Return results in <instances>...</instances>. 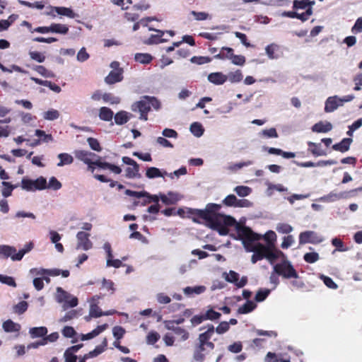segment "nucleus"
Segmentation results:
<instances>
[{
    "label": "nucleus",
    "mask_w": 362,
    "mask_h": 362,
    "mask_svg": "<svg viewBox=\"0 0 362 362\" xmlns=\"http://www.w3.org/2000/svg\"><path fill=\"white\" fill-rule=\"evenodd\" d=\"M221 204L214 203L207 204L204 209L189 208L188 218L197 223H201L202 220L206 226L218 231L219 235H226L229 232L228 226H235L237 230L240 224L233 216L221 214Z\"/></svg>",
    "instance_id": "obj_1"
},
{
    "label": "nucleus",
    "mask_w": 362,
    "mask_h": 362,
    "mask_svg": "<svg viewBox=\"0 0 362 362\" xmlns=\"http://www.w3.org/2000/svg\"><path fill=\"white\" fill-rule=\"evenodd\" d=\"M237 233L238 238L243 241L244 247L248 252H253L251 257L252 264H255L257 261L264 258L263 245L257 243L254 245L255 241L259 240L262 236L252 230V229L245 226L238 225L237 226Z\"/></svg>",
    "instance_id": "obj_2"
},
{
    "label": "nucleus",
    "mask_w": 362,
    "mask_h": 362,
    "mask_svg": "<svg viewBox=\"0 0 362 362\" xmlns=\"http://www.w3.org/2000/svg\"><path fill=\"white\" fill-rule=\"evenodd\" d=\"M207 330L199 334L198 342L196 344L193 358L196 361L202 362L205 359L207 351L214 349L215 344L210 341L214 333V326L211 324L207 325Z\"/></svg>",
    "instance_id": "obj_3"
},
{
    "label": "nucleus",
    "mask_w": 362,
    "mask_h": 362,
    "mask_svg": "<svg viewBox=\"0 0 362 362\" xmlns=\"http://www.w3.org/2000/svg\"><path fill=\"white\" fill-rule=\"evenodd\" d=\"M160 102L153 96L145 95L139 101H136L132 105V110L140 113L139 119L141 120H148V113L151 107L158 110L160 108Z\"/></svg>",
    "instance_id": "obj_4"
},
{
    "label": "nucleus",
    "mask_w": 362,
    "mask_h": 362,
    "mask_svg": "<svg viewBox=\"0 0 362 362\" xmlns=\"http://www.w3.org/2000/svg\"><path fill=\"white\" fill-rule=\"evenodd\" d=\"M274 272L284 279H298V274L291 264L287 260H284L280 263L276 264L274 267Z\"/></svg>",
    "instance_id": "obj_5"
},
{
    "label": "nucleus",
    "mask_w": 362,
    "mask_h": 362,
    "mask_svg": "<svg viewBox=\"0 0 362 362\" xmlns=\"http://www.w3.org/2000/svg\"><path fill=\"white\" fill-rule=\"evenodd\" d=\"M21 187L26 191L42 190L47 188V180L42 176L35 180L23 177Z\"/></svg>",
    "instance_id": "obj_6"
},
{
    "label": "nucleus",
    "mask_w": 362,
    "mask_h": 362,
    "mask_svg": "<svg viewBox=\"0 0 362 362\" xmlns=\"http://www.w3.org/2000/svg\"><path fill=\"white\" fill-rule=\"evenodd\" d=\"M88 165V170L90 171L92 173L95 171V166H97L101 169H108L112 173L119 175L122 173V168L117 165L114 164L101 161L100 159H98L95 161H90V163H87Z\"/></svg>",
    "instance_id": "obj_7"
},
{
    "label": "nucleus",
    "mask_w": 362,
    "mask_h": 362,
    "mask_svg": "<svg viewBox=\"0 0 362 362\" xmlns=\"http://www.w3.org/2000/svg\"><path fill=\"white\" fill-rule=\"evenodd\" d=\"M119 62H113L111 63L110 66L113 69L109 74L105 78V81L107 84H114L119 82L123 79V69L119 68Z\"/></svg>",
    "instance_id": "obj_8"
},
{
    "label": "nucleus",
    "mask_w": 362,
    "mask_h": 362,
    "mask_svg": "<svg viewBox=\"0 0 362 362\" xmlns=\"http://www.w3.org/2000/svg\"><path fill=\"white\" fill-rule=\"evenodd\" d=\"M321 241L322 239L313 230L301 232L299 235V245H300L306 243L317 244Z\"/></svg>",
    "instance_id": "obj_9"
},
{
    "label": "nucleus",
    "mask_w": 362,
    "mask_h": 362,
    "mask_svg": "<svg viewBox=\"0 0 362 362\" xmlns=\"http://www.w3.org/2000/svg\"><path fill=\"white\" fill-rule=\"evenodd\" d=\"M90 234L83 231L78 232L76 235L78 243L77 249L88 250L93 247V243L89 239Z\"/></svg>",
    "instance_id": "obj_10"
},
{
    "label": "nucleus",
    "mask_w": 362,
    "mask_h": 362,
    "mask_svg": "<svg viewBox=\"0 0 362 362\" xmlns=\"http://www.w3.org/2000/svg\"><path fill=\"white\" fill-rule=\"evenodd\" d=\"M226 274V281L234 284L238 288H243L247 284V276H244L238 281L239 274L234 271L230 270L228 274Z\"/></svg>",
    "instance_id": "obj_11"
},
{
    "label": "nucleus",
    "mask_w": 362,
    "mask_h": 362,
    "mask_svg": "<svg viewBox=\"0 0 362 362\" xmlns=\"http://www.w3.org/2000/svg\"><path fill=\"white\" fill-rule=\"evenodd\" d=\"M165 327L167 329L173 331L176 335L180 336L182 341L187 340L189 337V332L181 327L173 325V322H165Z\"/></svg>",
    "instance_id": "obj_12"
},
{
    "label": "nucleus",
    "mask_w": 362,
    "mask_h": 362,
    "mask_svg": "<svg viewBox=\"0 0 362 362\" xmlns=\"http://www.w3.org/2000/svg\"><path fill=\"white\" fill-rule=\"evenodd\" d=\"M362 191V187H359L358 188L350 190L349 192H344L341 193H334V192H330L328 194L325 199L329 202H334L343 198H346L347 197V194H349L351 196L354 195V193L357 192H361Z\"/></svg>",
    "instance_id": "obj_13"
},
{
    "label": "nucleus",
    "mask_w": 362,
    "mask_h": 362,
    "mask_svg": "<svg viewBox=\"0 0 362 362\" xmlns=\"http://www.w3.org/2000/svg\"><path fill=\"white\" fill-rule=\"evenodd\" d=\"M214 58L224 59L226 58L231 60L233 64L243 66L245 64V57L243 55L233 54V56H225L223 53H219L214 56Z\"/></svg>",
    "instance_id": "obj_14"
},
{
    "label": "nucleus",
    "mask_w": 362,
    "mask_h": 362,
    "mask_svg": "<svg viewBox=\"0 0 362 362\" xmlns=\"http://www.w3.org/2000/svg\"><path fill=\"white\" fill-rule=\"evenodd\" d=\"M341 105L340 103V98L337 96L329 97L326 102L325 106V111L326 112H332L337 109V107Z\"/></svg>",
    "instance_id": "obj_15"
},
{
    "label": "nucleus",
    "mask_w": 362,
    "mask_h": 362,
    "mask_svg": "<svg viewBox=\"0 0 362 362\" xmlns=\"http://www.w3.org/2000/svg\"><path fill=\"white\" fill-rule=\"evenodd\" d=\"M149 30H154L157 33L156 35H151L148 39L145 42L146 44L153 45V44H158L161 42H166L167 40L162 38L163 36L165 31L160 30H156L152 28H149Z\"/></svg>",
    "instance_id": "obj_16"
},
{
    "label": "nucleus",
    "mask_w": 362,
    "mask_h": 362,
    "mask_svg": "<svg viewBox=\"0 0 362 362\" xmlns=\"http://www.w3.org/2000/svg\"><path fill=\"white\" fill-rule=\"evenodd\" d=\"M208 80L215 85H222L228 80V76L222 72H214L209 74Z\"/></svg>",
    "instance_id": "obj_17"
},
{
    "label": "nucleus",
    "mask_w": 362,
    "mask_h": 362,
    "mask_svg": "<svg viewBox=\"0 0 362 362\" xmlns=\"http://www.w3.org/2000/svg\"><path fill=\"white\" fill-rule=\"evenodd\" d=\"M16 255H17V252L14 247L0 245V257L7 259L10 257L12 260L18 261V259H13Z\"/></svg>",
    "instance_id": "obj_18"
},
{
    "label": "nucleus",
    "mask_w": 362,
    "mask_h": 362,
    "mask_svg": "<svg viewBox=\"0 0 362 362\" xmlns=\"http://www.w3.org/2000/svg\"><path fill=\"white\" fill-rule=\"evenodd\" d=\"M74 155L77 159L83 161L86 164L90 163L92 158L96 156L95 153L84 150L75 151Z\"/></svg>",
    "instance_id": "obj_19"
},
{
    "label": "nucleus",
    "mask_w": 362,
    "mask_h": 362,
    "mask_svg": "<svg viewBox=\"0 0 362 362\" xmlns=\"http://www.w3.org/2000/svg\"><path fill=\"white\" fill-rule=\"evenodd\" d=\"M332 129V124L329 122H319L312 127V131L317 133H327Z\"/></svg>",
    "instance_id": "obj_20"
},
{
    "label": "nucleus",
    "mask_w": 362,
    "mask_h": 362,
    "mask_svg": "<svg viewBox=\"0 0 362 362\" xmlns=\"http://www.w3.org/2000/svg\"><path fill=\"white\" fill-rule=\"evenodd\" d=\"M107 346V339L106 338H104L102 341V343L100 345L97 346L93 351H90L89 353L85 354V358H90L96 357L100 354H102L103 351H105L106 347Z\"/></svg>",
    "instance_id": "obj_21"
},
{
    "label": "nucleus",
    "mask_w": 362,
    "mask_h": 362,
    "mask_svg": "<svg viewBox=\"0 0 362 362\" xmlns=\"http://www.w3.org/2000/svg\"><path fill=\"white\" fill-rule=\"evenodd\" d=\"M351 142H352L351 139L344 138L340 142L334 144L332 146V148L334 151L344 153L349 150L350 145H351Z\"/></svg>",
    "instance_id": "obj_22"
},
{
    "label": "nucleus",
    "mask_w": 362,
    "mask_h": 362,
    "mask_svg": "<svg viewBox=\"0 0 362 362\" xmlns=\"http://www.w3.org/2000/svg\"><path fill=\"white\" fill-rule=\"evenodd\" d=\"M124 176L128 179L140 178L141 174L139 173V165H132L130 167H127L125 170Z\"/></svg>",
    "instance_id": "obj_23"
},
{
    "label": "nucleus",
    "mask_w": 362,
    "mask_h": 362,
    "mask_svg": "<svg viewBox=\"0 0 362 362\" xmlns=\"http://www.w3.org/2000/svg\"><path fill=\"white\" fill-rule=\"evenodd\" d=\"M265 150H267L269 154L281 156L284 158H293L296 156L295 153L284 151L280 148L274 147H267Z\"/></svg>",
    "instance_id": "obj_24"
},
{
    "label": "nucleus",
    "mask_w": 362,
    "mask_h": 362,
    "mask_svg": "<svg viewBox=\"0 0 362 362\" xmlns=\"http://www.w3.org/2000/svg\"><path fill=\"white\" fill-rule=\"evenodd\" d=\"M115 313V310H109L107 312L103 313L101 309L97 305H91L90 308V315L93 317H100L103 315H112Z\"/></svg>",
    "instance_id": "obj_25"
},
{
    "label": "nucleus",
    "mask_w": 362,
    "mask_h": 362,
    "mask_svg": "<svg viewBox=\"0 0 362 362\" xmlns=\"http://www.w3.org/2000/svg\"><path fill=\"white\" fill-rule=\"evenodd\" d=\"M160 198L162 202L166 205L175 204L179 200L178 195L172 192H169L168 195L160 194Z\"/></svg>",
    "instance_id": "obj_26"
},
{
    "label": "nucleus",
    "mask_w": 362,
    "mask_h": 362,
    "mask_svg": "<svg viewBox=\"0 0 362 362\" xmlns=\"http://www.w3.org/2000/svg\"><path fill=\"white\" fill-rule=\"evenodd\" d=\"M308 151H310L315 156H325L326 153L320 148L321 144L314 143L312 141L308 142Z\"/></svg>",
    "instance_id": "obj_27"
},
{
    "label": "nucleus",
    "mask_w": 362,
    "mask_h": 362,
    "mask_svg": "<svg viewBox=\"0 0 362 362\" xmlns=\"http://www.w3.org/2000/svg\"><path fill=\"white\" fill-rule=\"evenodd\" d=\"M113 111L107 107H102L99 110V118L105 122H110L112 119Z\"/></svg>",
    "instance_id": "obj_28"
},
{
    "label": "nucleus",
    "mask_w": 362,
    "mask_h": 362,
    "mask_svg": "<svg viewBox=\"0 0 362 362\" xmlns=\"http://www.w3.org/2000/svg\"><path fill=\"white\" fill-rule=\"evenodd\" d=\"M256 307L257 305L255 303L247 300L245 303L238 308L237 312L238 314H247L253 311Z\"/></svg>",
    "instance_id": "obj_29"
},
{
    "label": "nucleus",
    "mask_w": 362,
    "mask_h": 362,
    "mask_svg": "<svg viewBox=\"0 0 362 362\" xmlns=\"http://www.w3.org/2000/svg\"><path fill=\"white\" fill-rule=\"evenodd\" d=\"M29 334L33 339L37 337H45L47 334V329L45 327H32L29 330Z\"/></svg>",
    "instance_id": "obj_30"
},
{
    "label": "nucleus",
    "mask_w": 362,
    "mask_h": 362,
    "mask_svg": "<svg viewBox=\"0 0 362 362\" xmlns=\"http://www.w3.org/2000/svg\"><path fill=\"white\" fill-rule=\"evenodd\" d=\"M263 251L264 255V258H267L269 259L271 262L276 260L279 257V253L281 252L280 251H275L272 250L269 247H266L263 245Z\"/></svg>",
    "instance_id": "obj_31"
},
{
    "label": "nucleus",
    "mask_w": 362,
    "mask_h": 362,
    "mask_svg": "<svg viewBox=\"0 0 362 362\" xmlns=\"http://www.w3.org/2000/svg\"><path fill=\"white\" fill-rule=\"evenodd\" d=\"M129 119V113L123 110L117 112L115 115V122L118 125H122L127 123Z\"/></svg>",
    "instance_id": "obj_32"
},
{
    "label": "nucleus",
    "mask_w": 362,
    "mask_h": 362,
    "mask_svg": "<svg viewBox=\"0 0 362 362\" xmlns=\"http://www.w3.org/2000/svg\"><path fill=\"white\" fill-rule=\"evenodd\" d=\"M206 291V287L204 286H197L194 287L187 286L184 288V293L187 296H192L194 294H201Z\"/></svg>",
    "instance_id": "obj_33"
},
{
    "label": "nucleus",
    "mask_w": 362,
    "mask_h": 362,
    "mask_svg": "<svg viewBox=\"0 0 362 362\" xmlns=\"http://www.w3.org/2000/svg\"><path fill=\"white\" fill-rule=\"evenodd\" d=\"M51 33L66 35L69 32V27L64 24L52 23L50 25Z\"/></svg>",
    "instance_id": "obj_34"
},
{
    "label": "nucleus",
    "mask_w": 362,
    "mask_h": 362,
    "mask_svg": "<svg viewBox=\"0 0 362 362\" xmlns=\"http://www.w3.org/2000/svg\"><path fill=\"white\" fill-rule=\"evenodd\" d=\"M2 327L6 332H18L20 329V325L15 323L11 320H7L3 322Z\"/></svg>",
    "instance_id": "obj_35"
},
{
    "label": "nucleus",
    "mask_w": 362,
    "mask_h": 362,
    "mask_svg": "<svg viewBox=\"0 0 362 362\" xmlns=\"http://www.w3.org/2000/svg\"><path fill=\"white\" fill-rule=\"evenodd\" d=\"M134 59L142 64H148L152 62L153 57L148 53H136Z\"/></svg>",
    "instance_id": "obj_36"
},
{
    "label": "nucleus",
    "mask_w": 362,
    "mask_h": 362,
    "mask_svg": "<svg viewBox=\"0 0 362 362\" xmlns=\"http://www.w3.org/2000/svg\"><path fill=\"white\" fill-rule=\"evenodd\" d=\"M226 76H228V81L232 83H239L243 78V75L240 69L235 71H230Z\"/></svg>",
    "instance_id": "obj_37"
},
{
    "label": "nucleus",
    "mask_w": 362,
    "mask_h": 362,
    "mask_svg": "<svg viewBox=\"0 0 362 362\" xmlns=\"http://www.w3.org/2000/svg\"><path fill=\"white\" fill-rule=\"evenodd\" d=\"M33 69L46 78H54L55 76L54 74L52 71L47 69L42 65H36L33 68Z\"/></svg>",
    "instance_id": "obj_38"
},
{
    "label": "nucleus",
    "mask_w": 362,
    "mask_h": 362,
    "mask_svg": "<svg viewBox=\"0 0 362 362\" xmlns=\"http://www.w3.org/2000/svg\"><path fill=\"white\" fill-rule=\"evenodd\" d=\"M58 158L60 160V161L57 163V166L59 167L63 166L64 165L71 164L74 161L73 157L66 153H59L58 155Z\"/></svg>",
    "instance_id": "obj_39"
},
{
    "label": "nucleus",
    "mask_w": 362,
    "mask_h": 362,
    "mask_svg": "<svg viewBox=\"0 0 362 362\" xmlns=\"http://www.w3.org/2000/svg\"><path fill=\"white\" fill-rule=\"evenodd\" d=\"M71 298V295L61 287L57 288L56 299L59 303H64Z\"/></svg>",
    "instance_id": "obj_40"
},
{
    "label": "nucleus",
    "mask_w": 362,
    "mask_h": 362,
    "mask_svg": "<svg viewBox=\"0 0 362 362\" xmlns=\"http://www.w3.org/2000/svg\"><path fill=\"white\" fill-rule=\"evenodd\" d=\"M146 176L149 179H153L156 177H163V174L161 173L160 169L156 167H150L146 169Z\"/></svg>",
    "instance_id": "obj_41"
},
{
    "label": "nucleus",
    "mask_w": 362,
    "mask_h": 362,
    "mask_svg": "<svg viewBox=\"0 0 362 362\" xmlns=\"http://www.w3.org/2000/svg\"><path fill=\"white\" fill-rule=\"evenodd\" d=\"M2 185L4 188L1 190V194L4 197H8L12 194L13 190L16 186L13 185L11 182L3 181Z\"/></svg>",
    "instance_id": "obj_42"
},
{
    "label": "nucleus",
    "mask_w": 362,
    "mask_h": 362,
    "mask_svg": "<svg viewBox=\"0 0 362 362\" xmlns=\"http://www.w3.org/2000/svg\"><path fill=\"white\" fill-rule=\"evenodd\" d=\"M191 132L197 137L201 136L204 132L202 125L199 122H194L190 125Z\"/></svg>",
    "instance_id": "obj_43"
},
{
    "label": "nucleus",
    "mask_w": 362,
    "mask_h": 362,
    "mask_svg": "<svg viewBox=\"0 0 362 362\" xmlns=\"http://www.w3.org/2000/svg\"><path fill=\"white\" fill-rule=\"evenodd\" d=\"M54 10L57 13V14L61 16H65L69 18L74 17V13L72 9L70 8L66 7H54Z\"/></svg>",
    "instance_id": "obj_44"
},
{
    "label": "nucleus",
    "mask_w": 362,
    "mask_h": 362,
    "mask_svg": "<svg viewBox=\"0 0 362 362\" xmlns=\"http://www.w3.org/2000/svg\"><path fill=\"white\" fill-rule=\"evenodd\" d=\"M278 45L275 44H270L267 45L265 48L266 54L268 57L271 59H277L278 55L275 54L276 51L278 49Z\"/></svg>",
    "instance_id": "obj_45"
},
{
    "label": "nucleus",
    "mask_w": 362,
    "mask_h": 362,
    "mask_svg": "<svg viewBox=\"0 0 362 362\" xmlns=\"http://www.w3.org/2000/svg\"><path fill=\"white\" fill-rule=\"evenodd\" d=\"M59 117V112L54 109H50L43 113V118L46 120H55Z\"/></svg>",
    "instance_id": "obj_46"
},
{
    "label": "nucleus",
    "mask_w": 362,
    "mask_h": 362,
    "mask_svg": "<svg viewBox=\"0 0 362 362\" xmlns=\"http://www.w3.org/2000/svg\"><path fill=\"white\" fill-rule=\"evenodd\" d=\"M234 191L238 196L244 197L248 196L251 193L252 189L247 186L240 185L235 187Z\"/></svg>",
    "instance_id": "obj_47"
},
{
    "label": "nucleus",
    "mask_w": 362,
    "mask_h": 362,
    "mask_svg": "<svg viewBox=\"0 0 362 362\" xmlns=\"http://www.w3.org/2000/svg\"><path fill=\"white\" fill-rule=\"evenodd\" d=\"M28 307V303L22 300L13 306V311L18 315H22L27 310Z\"/></svg>",
    "instance_id": "obj_48"
},
{
    "label": "nucleus",
    "mask_w": 362,
    "mask_h": 362,
    "mask_svg": "<svg viewBox=\"0 0 362 362\" xmlns=\"http://www.w3.org/2000/svg\"><path fill=\"white\" fill-rule=\"evenodd\" d=\"M190 62L193 64L201 65L211 62V58L209 57L194 56L190 59Z\"/></svg>",
    "instance_id": "obj_49"
},
{
    "label": "nucleus",
    "mask_w": 362,
    "mask_h": 362,
    "mask_svg": "<svg viewBox=\"0 0 362 362\" xmlns=\"http://www.w3.org/2000/svg\"><path fill=\"white\" fill-rule=\"evenodd\" d=\"M33 247V244L32 243H29L26 244L23 249L17 252V255H15L14 259L21 260L23 257L24 255L29 251H30Z\"/></svg>",
    "instance_id": "obj_50"
},
{
    "label": "nucleus",
    "mask_w": 362,
    "mask_h": 362,
    "mask_svg": "<svg viewBox=\"0 0 362 362\" xmlns=\"http://www.w3.org/2000/svg\"><path fill=\"white\" fill-rule=\"evenodd\" d=\"M269 293L270 290L269 289H259L255 295V300L257 302H262L267 298Z\"/></svg>",
    "instance_id": "obj_51"
},
{
    "label": "nucleus",
    "mask_w": 362,
    "mask_h": 362,
    "mask_svg": "<svg viewBox=\"0 0 362 362\" xmlns=\"http://www.w3.org/2000/svg\"><path fill=\"white\" fill-rule=\"evenodd\" d=\"M87 142L92 150L98 152L102 151V147L97 139L89 137L87 139Z\"/></svg>",
    "instance_id": "obj_52"
},
{
    "label": "nucleus",
    "mask_w": 362,
    "mask_h": 362,
    "mask_svg": "<svg viewBox=\"0 0 362 362\" xmlns=\"http://www.w3.org/2000/svg\"><path fill=\"white\" fill-rule=\"evenodd\" d=\"M35 135L42 138V141L43 142H49L53 141V136L52 134H47L45 131L41 129H36L35 132Z\"/></svg>",
    "instance_id": "obj_53"
},
{
    "label": "nucleus",
    "mask_w": 362,
    "mask_h": 362,
    "mask_svg": "<svg viewBox=\"0 0 362 362\" xmlns=\"http://www.w3.org/2000/svg\"><path fill=\"white\" fill-rule=\"evenodd\" d=\"M303 259L307 263L313 264L320 259V256L318 253L315 252H307L304 255Z\"/></svg>",
    "instance_id": "obj_54"
},
{
    "label": "nucleus",
    "mask_w": 362,
    "mask_h": 362,
    "mask_svg": "<svg viewBox=\"0 0 362 362\" xmlns=\"http://www.w3.org/2000/svg\"><path fill=\"white\" fill-rule=\"evenodd\" d=\"M206 320H216L220 318L221 316V313L214 310L213 309L208 310L204 314Z\"/></svg>",
    "instance_id": "obj_55"
},
{
    "label": "nucleus",
    "mask_w": 362,
    "mask_h": 362,
    "mask_svg": "<svg viewBox=\"0 0 362 362\" xmlns=\"http://www.w3.org/2000/svg\"><path fill=\"white\" fill-rule=\"evenodd\" d=\"M124 193L127 196L133 197L139 199H141L142 197H146V194H148V192L146 191L136 192L131 189H126Z\"/></svg>",
    "instance_id": "obj_56"
},
{
    "label": "nucleus",
    "mask_w": 362,
    "mask_h": 362,
    "mask_svg": "<svg viewBox=\"0 0 362 362\" xmlns=\"http://www.w3.org/2000/svg\"><path fill=\"white\" fill-rule=\"evenodd\" d=\"M103 100L105 103H110L111 104H117L119 103V99L114 96L110 93H105L103 95Z\"/></svg>",
    "instance_id": "obj_57"
},
{
    "label": "nucleus",
    "mask_w": 362,
    "mask_h": 362,
    "mask_svg": "<svg viewBox=\"0 0 362 362\" xmlns=\"http://www.w3.org/2000/svg\"><path fill=\"white\" fill-rule=\"evenodd\" d=\"M320 279L323 281L324 284L329 288L337 289L338 286L337 284L332 280V278L321 275Z\"/></svg>",
    "instance_id": "obj_58"
},
{
    "label": "nucleus",
    "mask_w": 362,
    "mask_h": 362,
    "mask_svg": "<svg viewBox=\"0 0 362 362\" xmlns=\"http://www.w3.org/2000/svg\"><path fill=\"white\" fill-rule=\"evenodd\" d=\"M61 187L62 183L55 177H52L49 180L48 185H47V188H51L54 190H58Z\"/></svg>",
    "instance_id": "obj_59"
},
{
    "label": "nucleus",
    "mask_w": 362,
    "mask_h": 362,
    "mask_svg": "<svg viewBox=\"0 0 362 362\" xmlns=\"http://www.w3.org/2000/svg\"><path fill=\"white\" fill-rule=\"evenodd\" d=\"M230 329L229 323L226 321H223L216 328V332L219 334H223L228 332ZM215 331V329H214Z\"/></svg>",
    "instance_id": "obj_60"
},
{
    "label": "nucleus",
    "mask_w": 362,
    "mask_h": 362,
    "mask_svg": "<svg viewBox=\"0 0 362 362\" xmlns=\"http://www.w3.org/2000/svg\"><path fill=\"white\" fill-rule=\"evenodd\" d=\"M62 333L63 336L66 338H71L76 334V332L71 326H65L62 330Z\"/></svg>",
    "instance_id": "obj_61"
},
{
    "label": "nucleus",
    "mask_w": 362,
    "mask_h": 362,
    "mask_svg": "<svg viewBox=\"0 0 362 362\" xmlns=\"http://www.w3.org/2000/svg\"><path fill=\"white\" fill-rule=\"evenodd\" d=\"M29 55L32 59L39 63H42L45 60V56L37 51L30 52Z\"/></svg>",
    "instance_id": "obj_62"
},
{
    "label": "nucleus",
    "mask_w": 362,
    "mask_h": 362,
    "mask_svg": "<svg viewBox=\"0 0 362 362\" xmlns=\"http://www.w3.org/2000/svg\"><path fill=\"white\" fill-rule=\"evenodd\" d=\"M160 339V335L156 332H151L148 334L146 341L148 344H154Z\"/></svg>",
    "instance_id": "obj_63"
},
{
    "label": "nucleus",
    "mask_w": 362,
    "mask_h": 362,
    "mask_svg": "<svg viewBox=\"0 0 362 362\" xmlns=\"http://www.w3.org/2000/svg\"><path fill=\"white\" fill-rule=\"evenodd\" d=\"M236 201L237 198L234 194H229L223 200V204L227 206H235Z\"/></svg>",
    "instance_id": "obj_64"
}]
</instances>
